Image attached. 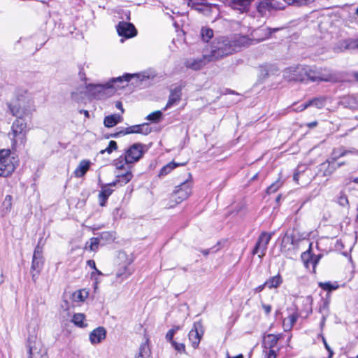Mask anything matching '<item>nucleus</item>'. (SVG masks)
<instances>
[{"instance_id": "obj_1", "label": "nucleus", "mask_w": 358, "mask_h": 358, "mask_svg": "<svg viewBox=\"0 0 358 358\" xmlns=\"http://www.w3.org/2000/svg\"><path fill=\"white\" fill-rule=\"evenodd\" d=\"M10 113L17 117L12 124L11 130L8 135L11 140L12 148L15 150L20 145H24L27 141V124L22 119L23 116L27 115L29 113L27 110H21L16 105H9Z\"/></svg>"}, {"instance_id": "obj_2", "label": "nucleus", "mask_w": 358, "mask_h": 358, "mask_svg": "<svg viewBox=\"0 0 358 358\" xmlns=\"http://www.w3.org/2000/svg\"><path fill=\"white\" fill-rule=\"evenodd\" d=\"M271 33L268 29H259L250 34V36L236 35L231 38V42L234 44L235 51H238L243 47H248L252 44L259 43L271 36Z\"/></svg>"}, {"instance_id": "obj_3", "label": "nucleus", "mask_w": 358, "mask_h": 358, "mask_svg": "<svg viewBox=\"0 0 358 358\" xmlns=\"http://www.w3.org/2000/svg\"><path fill=\"white\" fill-rule=\"evenodd\" d=\"M140 76L136 74H125L123 76H119L112 78L109 82L104 85L91 83V96L96 99H103L108 95L107 91L113 87L114 84L128 82L131 78Z\"/></svg>"}, {"instance_id": "obj_4", "label": "nucleus", "mask_w": 358, "mask_h": 358, "mask_svg": "<svg viewBox=\"0 0 358 358\" xmlns=\"http://www.w3.org/2000/svg\"><path fill=\"white\" fill-rule=\"evenodd\" d=\"M18 159L11 155L9 149H0V176L8 177L16 169Z\"/></svg>"}, {"instance_id": "obj_5", "label": "nucleus", "mask_w": 358, "mask_h": 358, "mask_svg": "<svg viewBox=\"0 0 358 358\" xmlns=\"http://www.w3.org/2000/svg\"><path fill=\"white\" fill-rule=\"evenodd\" d=\"M234 44L231 42V38H219L213 45L210 57L213 59H219L224 56L235 52Z\"/></svg>"}, {"instance_id": "obj_6", "label": "nucleus", "mask_w": 358, "mask_h": 358, "mask_svg": "<svg viewBox=\"0 0 358 358\" xmlns=\"http://www.w3.org/2000/svg\"><path fill=\"white\" fill-rule=\"evenodd\" d=\"M83 69H80L79 77L81 83L77 87L75 91L71 93L72 99L79 102H85L90 99L89 84L86 78V73L83 71Z\"/></svg>"}, {"instance_id": "obj_7", "label": "nucleus", "mask_w": 358, "mask_h": 358, "mask_svg": "<svg viewBox=\"0 0 358 358\" xmlns=\"http://www.w3.org/2000/svg\"><path fill=\"white\" fill-rule=\"evenodd\" d=\"M192 194V184L189 180H185L180 185L176 187V189L171 196V201L174 203L169 204L168 208H172L176 204L181 203L187 199Z\"/></svg>"}, {"instance_id": "obj_8", "label": "nucleus", "mask_w": 358, "mask_h": 358, "mask_svg": "<svg viewBox=\"0 0 358 358\" xmlns=\"http://www.w3.org/2000/svg\"><path fill=\"white\" fill-rule=\"evenodd\" d=\"M27 342L29 358H48L45 349L36 336H29Z\"/></svg>"}, {"instance_id": "obj_9", "label": "nucleus", "mask_w": 358, "mask_h": 358, "mask_svg": "<svg viewBox=\"0 0 358 358\" xmlns=\"http://www.w3.org/2000/svg\"><path fill=\"white\" fill-rule=\"evenodd\" d=\"M308 66H290L285 71V77L289 81L306 82Z\"/></svg>"}, {"instance_id": "obj_10", "label": "nucleus", "mask_w": 358, "mask_h": 358, "mask_svg": "<svg viewBox=\"0 0 358 358\" xmlns=\"http://www.w3.org/2000/svg\"><path fill=\"white\" fill-rule=\"evenodd\" d=\"M43 248L39 245V243L35 248L33 255L32 264L31 267V272L32 278L35 281L38 277L43 266Z\"/></svg>"}, {"instance_id": "obj_11", "label": "nucleus", "mask_w": 358, "mask_h": 358, "mask_svg": "<svg viewBox=\"0 0 358 358\" xmlns=\"http://www.w3.org/2000/svg\"><path fill=\"white\" fill-rule=\"evenodd\" d=\"M272 237V234L267 232H262L259 235L255 247L252 250L253 255H258L259 258H262L267 250V246Z\"/></svg>"}, {"instance_id": "obj_12", "label": "nucleus", "mask_w": 358, "mask_h": 358, "mask_svg": "<svg viewBox=\"0 0 358 358\" xmlns=\"http://www.w3.org/2000/svg\"><path fill=\"white\" fill-rule=\"evenodd\" d=\"M203 333L202 322L201 321L195 322L188 334L189 340L194 349H196L199 347Z\"/></svg>"}, {"instance_id": "obj_13", "label": "nucleus", "mask_w": 358, "mask_h": 358, "mask_svg": "<svg viewBox=\"0 0 358 358\" xmlns=\"http://www.w3.org/2000/svg\"><path fill=\"white\" fill-rule=\"evenodd\" d=\"M143 155V145L135 143L130 146L124 153V160L131 164L138 162Z\"/></svg>"}, {"instance_id": "obj_14", "label": "nucleus", "mask_w": 358, "mask_h": 358, "mask_svg": "<svg viewBox=\"0 0 358 358\" xmlns=\"http://www.w3.org/2000/svg\"><path fill=\"white\" fill-rule=\"evenodd\" d=\"M306 71V81L327 82L331 78V76L329 74L324 73L321 69H317L315 66H308Z\"/></svg>"}, {"instance_id": "obj_15", "label": "nucleus", "mask_w": 358, "mask_h": 358, "mask_svg": "<svg viewBox=\"0 0 358 358\" xmlns=\"http://www.w3.org/2000/svg\"><path fill=\"white\" fill-rule=\"evenodd\" d=\"M95 236L91 237V250L98 248L99 245H105L115 239L114 236L108 232L103 231L100 234H94Z\"/></svg>"}, {"instance_id": "obj_16", "label": "nucleus", "mask_w": 358, "mask_h": 358, "mask_svg": "<svg viewBox=\"0 0 358 358\" xmlns=\"http://www.w3.org/2000/svg\"><path fill=\"white\" fill-rule=\"evenodd\" d=\"M117 31L118 34L126 38L134 37L137 34V30L130 22H120L117 25Z\"/></svg>"}, {"instance_id": "obj_17", "label": "nucleus", "mask_w": 358, "mask_h": 358, "mask_svg": "<svg viewBox=\"0 0 358 358\" xmlns=\"http://www.w3.org/2000/svg\"><path fill=\"white\" fill-rule=\"evenodd\" d=\"M347 153V151H344L340 154H337L336 151H334V161L326 162L320 165V171L322 173L323 176H331L336 169L335 165V161L337 158L343 157Z\"/></svg>"}, {"instance_id": "obj_18", "label": "nucleus", "mask_w": 358, "mask_h": 358, "mask_svg": "<svg viewBox=\"0 0 358 358\" xmlns=\"http://www.w3.org/2000/svg\"><path fill=\"white\" fill-rule=\"evenodd\" d=\"M151 132V128L149 127L148 124H142L133 125L128 127H126L122 129L120 132L115 134V136H118L119 134H142L144 135H147Z\"/></svg>"}, {"instance_id": "obj_19", "label": "nucleus", "mask_w": 358, "mask_h": 358, "mask_svg": "<svg viewBox=\"0 0 358 358\" xmlns=\"http://www.w3.org/2000/svg\"><path fill=\"white\" fill-rule=\"evenodd\" d=\"M182 97V87L177 86L173 89L170 90V94L169 96V99L167 103L164 108V110H166L169 108H171L175 105H177Z\"/></svg>"}, {"instance_id": "obj_20", "label": "nucleus", "mask_w": 358, "mask_h": 358, "mask_svg": "<svg viewBox=\"0 0 358 358\" xmlns=\"http://www.w3.org/2000/svg\"><path fill=\"white\" fill-rule=\"evenodd\" d=\"M116 179L111 183L110 186H123L127 184L133 178L131 170H127L126 172H115Z\"/></svg>"}, {"instance_id": "obj_21", "label": "nucleus", "mask_w": 358, "mask_h": 358, "mask_svg": "<svg viewBox=\"0 0 358 358\" xmlns=\"http://www.w3.org/2000/svg\"><path fill=\"white\" fill-rule=\"evenodd\" d=\"M210 60H213V59H211L210 55L208 57L203 56V57L199 59H189L186 61L185 66L187 68L192 69L193 70H199L204 66Z\"/></svg>"}, {"instance_id": "obj_22", "label": "nucleus", "mask_w": 358, "mask_h": 358, "mask_svg": "<svg viewBox=\"0 0 358 358\" xmlns=\"http://www.w3.org/2000/svg\"><path fill=\"white\" fill-rule=\"evenodd\" d=\"M320 255L312 256L309 251H306L302 253L301 259L304 262V264L307 268H310V266H312L313 272H315L316 265L320 259Z\"/></svg>"}, {"instance_id": "obj_23", "label": "nucleus", "mask_w": 358, "mask_h": 358, "mask_svg": "<svg viewBox=\"0 0 358 358\" xmlns=\"http://www.w3.org/2000/svg\"><path fill=\"white\" fill-rule=\"evenodd\" d=\"M252 0H227L228 5L240 13L246 12L248 10Z\"/></svg>"}, {"instance_id": "obj_24", "label": "nucleus", "mask_w": 358, "mask_h": 358, "mask_svg": "<svg viewBox=\"0 0 358 358\" xmlns=\"http://www.w3.org/2000/svg\"><path fill=\"white\" fill-rule=\"evenodd\" d=\"M91 268L93 269L92 271H91V280L94 281L93 282V287H94V292H98L99 291V284L102 281V279L104 276V275L99 271L95 266L94 262L91 260Z\"/></svg>"}, {"instance_id": "obj_25", "label": "nucleus", "mask_w": 358, "mask_h": 358, "mask_svg": "<svg viewBox=\"0 0 358 358\" xmlns=\"http://www.w3.org/2000/svg\"><path fill=\"white\" fill-rule=\"evenodd\" d=\"M294 249V237L292 234L287 232L282 237L281 243V251L287 252Z\"/></svg>"}, {"instance_id": "obj_26", "label": "nucleus", "mask_w": 358, "mask_h": 358, "mask_svg": "<svg viewBox=\"0 0 358 358\" xmlns=\"http://www.w3.org/2000/svg\"><path fill=\"white\" fill-rule=\"evenodd\" d=\"M106 331L103 327H98L91 331V343L97 344L105 340Z\"/></svg>"}, {"instance_id": "obj_27", "label": "nucleus", "mask_w": 358, "mask_h": 358, "mask_svg": "<svg viewBox=\"0 0 358 358\" xmlns=\"http://www.w3.org/2000/svg\"><path fill=\"white\" fill-rule=\"evenodd\" d=\"M110 187V184H108L103 187L101 190L99 192L98 194V200L101 206H104L106 205L108 198L112 194L113 189Z\"/></svg>"}, {"instance_id": "obj_28", "label": "nucleus", "mask_w": 358, "mask_h": 358, "mask_svg": "<svg viewBox=\"0 0 358 358\" xmlns=\"http://www.w3.org/2000/svg\"><path fill=\"white\" fill-rule=\"evenodd\" d=\"M131 163L124 160V156H120L114 161V166L116 169V172H126L127 170H131Z\"/></svg>"}, {"instance_id": "obj_29", "label": "nucleus", "mask_w": 358, "mask_h": 358, "mask_svg": "<svg viewBox=\"0 0 358 358\" xmlns=\"http://www.w3.org/2000/svg\"><path fill=\"white\" fill-rule=\"evenodd\" d=\"M299 317L296 313L290 314L287 318H285L282 322L284 331H287L292 329L293 325L296 323Z\"/></svg>"}, {"instance_id": "obj_30", "label": "nucleus", "mask_w": 358, "mask_h": 358, "mask_svg": "<svg viewBox=\"0 0 358 358\" xmlns=\"http://www.w3.org/2000/svg\"><path fill=\"white\" fill-rule=\"evenodd\" d=\"M122 120V117L120 115L113 114L108 116H106L104 118L103 124L106 127H113L115 126L117 123L120 122Z\"/></svg>"}, {"instance_id": "obj_31", "label": "nucleus", "mask_w": 358, "mask_h": 358, "mask_svg": "<svg viewBox=\"0 0 358 358\" xmlns=\"http://www.w3.org/2000/svg\"><path fill=\"white\" fill-rule=\"evenodd\" d=\"M89 169L90 161L83 160L74 171V174L78 178L82 177L87 173Z\"/></svg>"}, {"instance_id": "obj_32", "label": "nucleus", "mask_w": 358, "mask_h": 358, "mask_svg": "<svg viewBox=\"0 0 358 358\" xmlns=\"http://www.w3.org/2000/svg\"><path fill=\"white\" fill-rule=\"evenodd\" d=\"M89 293L87 289H79L71 294V299L75 302H82L88 296Z\"/></svg>"}, {"instance_id": "obj_33", "label": "nucleus", "mask_w": 358, "mask_h": 358, "mask_svg": "<svg viewBox=\"0 0 358 358\" xmlns=\"http://www.w3.org/2000/svg\"><path fill=\"white\" fill-rule=\"evenodd\" d=\"M282 283V278L280 275L278 274L268 278L266 282V287L268 289L277 288Z\"/></svg>"}, {"instance_id": "obj_34", "label": "nucleus", "mask_w": 358, "mask_h": 358, "mask_svg": "<svg viewBox=\"0 0 358 358\" xmlns=\"http://www.w3.org/2000/svg\"><path fill=\"white\" fill-rule=\"evenodd\" d=\"M186 162L176 164L174 162H171L164 166H163L159 172V176H165L169 173L173 169H174L176 167L178 166H184L185 165Z\"/></svg>"}, {"instance_id": "obj_35", "label": "nucleus", "mask_w": 358, "mask_h": 358, "mask_svg": "<svg viewBox=\"0 0 358 358\" xmlns=\"http://www.w3.org/2000/svg\"><path fill=\"white\" fill-rule=\"evenodd\" d=\"M85 315L81 313L75 314L73 316L72 322L73 324L79 327H86L87 324L84 323Z\"/></svg>"}, {"instance_id": "obj_36", "label": "nucleus", "mask_w": 358, "mask_h": 358, "mask_svg": "<svg viewBox=\"0 0 358 358\" xmlns=\"http://www.w3.org/2000/svg\"><path fill=\"white\" fill-rule=\"evenodd\" d=\"M326 99L324 97L315 98L308 101L309 106H314L317 108H322L325 106Z\"/></svg>"}, {"instance_id": "obj_37", "label": "nucleus", "mask_w": 358, "mask_h": 358, "mask_svg": "<svg viewBox=\"0 0 358 358\" xmlns=\"http://www.w3.org/2000/svg\"><path fill=\"white\" fill-rule=\"evenodd\" d=\"M203 41L208 42L213 36V31L210 28H203L201 32Z\"/></svg>"}, {"instance_id": "obj_38", "label": "nucleus", "mask_w": 358, "mask_h": 358, "mask_svg": "<svg viewBox=\"0 0 358 358\" xmlns=\"http://www.w3.org/2000/svg\"><path fill=\"white\" fill-rule=\"evenodd\" d=\"M150 352L148 350V346L145 345H142L140 347L138 354L136 357V358H150Z\"/></svg>"}, {"instance_id": "obj_39", "label": "nucleus", "mask_w": 358, "mask_h": 358, "mask_svg": "<svg viewBox=\"0 0 358 358\" xmlns=\"http://www.w3.org/2000/svg\"><path fill=\"white\" fill-rule=\"evenodd\" d=\"M132 273V271H131L128 267L124 266V271H118L116 273V277L117 278H120L121 280H124L128 278Z\"/></svg>"}, {"instance_id": "obj_40", "label": "nucleus", "mask_w": 358, "mask_h": 358, "mask_svg": "<svg viewBox=\"0 0 358 358\" xmlns=\"http://www.w3.org/2000/svg\"><path fill=\"white\" fill-rule=\"evenodd\" d=\"M162 113L160 110H156V111H154V112L151 113L150 114H149L147 116L146 119L148 120H150V121H152L154 122H157L160 120V118L162 117Z\"/></svg>"}, {"instance_id": "obj_41", "label": "nucleus", "mask_w": 358, "mask_h": 358, "mask_svg": "<svg viewBox=\"0 0 358 358\" xmlns=\"http://www.w3.org/2000/svg\"><path fill=\"white\" fill-rule=\"evenodd\" d=\"M278 339V336L269 334L267 336L266 338V343L268 344L270 348H273L274 345L277 344Z\"/></svg>"}, {"instance_id": "obj_42", "label": "nucleus", "mask_w": 358, "mask_h": 358, "mask_svg": "<svg viewBox=\"0 0 358 358\" xmlns=\"http://www.w3.org/2000/svg\"><path fill=\"white\" fill-rule=\"evenodd\" d=\"M173 346V348L178 352L180 353H185L186 352V348L185 345L182 343H177L175 341H173L170 342Z\"/></svg>"}, {"instance_id": "obj_43", "label": "nucleus", "mask_w": 358, "mask_h": 358, "mask_svg": "<svg viewBox=\"0 0 358 358\" xmlns=\"http://www.w3.org/2000/svg\"><path fill=\"white\" fill-rule=\"evenodd\" d=\"M117 148V143L114 141H110L108 143V147L104 150H101L100 151V153L103 154L105 152H107L108 154H110L113 150H115Z\"/></svg>"}, {"instance_id": "obj_44", "label": "nucleus", "mask_w": 358, "mask_h": 358, "mask_svg": "<svg viewBox=\"0 0 358 358\" xmlns=\"http://www.w3.org/2000/svg\"><path fill=\"white\" fill-rule=\"evenodd\" d=\"M180 326H176V327H174L173 328H172L171 329H170L166 334V339L169 341V342H171L173 341V336L175 334V333L180 329Z\"/></svg>"}, {"instance_id": "obj_45", "label": "nucleus", "mask_w": 358, "mask_h": 358, "mask_svg": "<svg viewBox=\"0 0 358 358\" xmlns=\"http://www.w3.org/2000/svg\"><path fill=\"white\" fill-rule=\"evenodd\" d=\"M288 4H297V5H303L307 4L311 2H313L315 0H284Z\"/></svg>"}, {"instance_id": "obj_46", "label": "nucleus", "mask_w": 358, "mask_h": 358, "mask_svg": "<svg viewBox=\"0 0 358 358\" xmlns=\"http://www.w3.org/2000/svg\"><path fill=\"white\" fill-rule=\"evenodd\" d=\"M319 286L324 290H333L336 289L337 287L333 286L329 282H320Z\"/></svg>"}, {"instance_id": "obj_47", "label": "nucleus", "mask_w": 358, "mask_h": 358, "mask_svg": "<svg viewBox=\"0 0 358 358\" xmlns=\"http://www.w3.org/2000/svg\"><path fill=\"white\" fill-rule=\"evenodd\" d=\"M280 184L279 182H276L275 183H273L267 188V192L268 194L273 193L280 187Z\"/></svg>"}, {"instance_id": "obj_48", "label": "nucleus", "mask_w": 358, "mask_h": 358, "mask_svg": "<svg viewBox=\"0 0 358 358\" xmlns=\"http://www.w3.org/2000/svg\"><path fill=\"white\" fill-rule=\"evenodd\" d=\"M338 203L340 205L345 206L348 204V200L345 195H341L338 199Z\"/></svg>"}, {"instance_id": "obj_49", "label": "nucleus", "mask_w": 358, "mask_h": 358, "mask_svg": "<svg viewBox=\"0 0 358 358\" xmlns=\"http://www.w3.org/2000/svg\"><path fill=\"white\" fill-rule=\"evenodd\" d=\"M262 307L266 315H268L271 311V306L268 304L262 303Z\"/></svg>"}, {"instance_id": "obj_50", "label": "nucleus", "mask_w": 358, "mask_h": 358, "mask_svg": "<svg viewBox=\"0 0 358 358\" xmlns=\"http://www.w3.org/2000/svg\"><path fill=\"white\" fill-rule=\"evenodd\" d=\"M266 358H276V354L275 351L272 349H270L266 354Z\"/></svg>"}, {"instance_id": "obj_51", "label": "nucleus", "mask_w": 358, "mask_h": 358, "mask_svg": "<svg viewBox=\"0 0 358 358\" xmlns=\"http://www.w3.org/2000/svg\"><path fill=\"white\" fill-rule=\"evenodd\" d=\"M309 106L308 102L307 101L306 103L300 105L296 109V111H303L306 108H307Z\"/></svg>"}, {"instance_id": "obj_52", "label": "nucleus", "mask_w": 358, "mask_h": 358, "mask_svg": "<svg viewBox=\"0 0 358 358\" xmlns=\"http://www.w3.org/2000/svg\"><path fill=\"white\" fill-rule=\"evenodd\" d=\"M115 107L121 110V113H123L124 112V110L122 106V103L121 101H117L115 102Z\"/></svg>"}, {"instance_id": "obj_53", "label": "nucleus", "mask_w": 358, "mask_h": 358, "mask_svg": "<svg viewBox=\"0 0 358 358\" xmlns=\"http://www.w3.org/2000/svg\"><path fill=\"white\" fill-rule=\"evenodd\" d=\"M323 340V343L324 344V346L326 348V349L328 350V352H329V355L330 357L333 355V351L331 350V349L330 348V347L329 346V345L327 344L326 340L324 338H322Z\"/></svg>"}, {"instance_id": "obj_54", "label": "nucleus", "mask_w": 358, "mask_h": 358, "mask_svg": "<svg viewBox=\"0 0 358 358\" xmlns=\"http://www.w3.org/2000/svg\"><path fill=\"white\" fill-rule=\"evenodd\" d=\"M293 179L296 182L299 183V172H296L294 174Z\"/></svg>"}, {"instance_id": "obj_55", "label": "nucleus", "mask_w": 358, "mask_h": 358, "mask_svg": "<svg viewBox=\"0 0 358 358\" xmlns=\"http://www.w3.org/2000/svg\"><path fill=\"white\" fill-rule=\"evenodd\" d=\"M266 287V285H265V282H264L263 285L258 286L256 288V290L258 292H262Z\"/></svg>"}, {"instance_id": "obj_56", "label": "nucleus", "mask_w": 358, "mask_h": 358, "mask_svg": "<svg viewBox=\"0 0 358 358\" xmlns=\"http://www.w3.org/2000/svg\"><path fill=\"white\" fill-rule=\"evenodd\" d=\"M80 113H83L85 115V116L87 117H88L90 116L89 111L87 110H80Z\"/></svg>"}, {"instance_id": "obj_57", "label": "nucleus", "mask_w": 358, "mask_h": 358, "mask_svg": "<svg viewBox=\"0 0 358 358\" xmlns=\"http://www.w3.org/2000/svg\"><path fill=\"white\" fill-rule=\"evenodd\" d=\"M227 358H243V356L242 354H240L238 355H237L236 357H230L229 355L227 356Z\"/></svg>"}, {"instance_id": "obj_58", "label": "nucleus", "mask_w": 358, "mask_h": 358, "mask_svg": "<svg viewBox=\"0 0 358 358\" xmlns=\"http://www.w3.org/2000/svg\"><path fill=\"white\" fill-rule=\"evenodd\" d=\"M5 200H6H6H8L9 201H11V196H10V195H7V196H6V198H5Z\"/></svg>"}, {"instance_id": "obj_59", "label": "nucleus", "mask_w": 358, "mask_h": 358, "mask_svg": "<svg viewBox=\"0 0 358 358\" xmlns=\"http://www.w3.org/2000/svg\"><path fill=\"white\" fill-rule=\"evenodd\" d=\"M3 282V275L0 273V284H1Z\"/></svg>"}, {"instance_id": "obj_60", "label": "nucleus", "mask_w": 358, "mask_h": 358, "mask_svg": "<svg viewBox=\"0 0 358 358\" xmlns=\"http://www.w3.org/2000/svg\"><path fill=\"white\" fill-rule=\"evenodd\" d=\"M353 182H354L355 183L358 184V177H357V178H354V179H353Z\"/></svg>"}, {"instance_id": "obj_61", "label": "nucleus", "mask_w": 358, "mask_h": 358, "mask_svg": "<svg viewBox=\"0 0 358 358\" xmlns=\"http://www.w3.org/2000/svg\"><path fill=\"white\" fill-rule=\"evenodd\" d=\"M355 78L357 80H358V72L355 73Z\"/></svg>"}, {"instance_id": "obj_62", "label": "nucleus", "mask_w": 358, "mask_h": 358, "mask_svg": "<svg viewBox=\"0 0 358 358\" xmlns=\"http://www.w3.org/2000/svg\"><path fill=\"white\" fill-rule=\"evenodd\" d=\"M316 124H317V122H313V123H311V124H310V125H311V126H315Z\"/></svg>"}, {"instance_id": "obj_63", "label": "nucleus", "mask_w": 358, "mask_h": 358, "mask_svg": "<svg viewBox=\"0 0 358 358\" xmlns=\"http://www.w3.org/2000/svg\"><path fill=\"white\" fill-rule=\"evenodd\" d=\"M203 254H204L205 255H208V251H204V252H203Z\"/></svg>"}, {"instance_id": "obj_64", "label": "nucleus", "mask_w": 358, "mask_h": 358, "mask_svg": "<svg viewBox=\"0 0 358 358\" xmlns=\"http://www.w3.org/2000/svg\"><path fill=\"white\" fill-rule=\"evenodd\" d=\"M355 13L358 15V8L356 9Z\"/></svg>"}]
</instances>
